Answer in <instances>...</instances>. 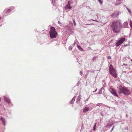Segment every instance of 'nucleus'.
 <instances>
[{
    "label": "nucleus",
    "instance_id": "obj_30",
    "mask_svg": "<svg viewBox=\"0 0 132 132\" xmlns=\"http://www.w3.org/2000/svg\"><path fill=\"white\" fill-rule=\"evenodd\" d=\"M108 59H111V57L110 56H109L108 57Z\"/></svg>",
    "mask_w": 132,
    "mask_h": 132
},
{
    "label": "nucleus",
    "instance_id": "obj_12",
    "mask_svg": "<svg viewBox=\"0 0 132 132\" xmlns=\"http://www.w3.org/2000/svg\"><path fill=\"white\" fill-rule=\"evenodd\" d=\"M0 120H1V121H2L3 125L4 126H5V119L4 118H3V117H1Z\"/></svg>",
    "mask_w": 132,
    "mask_h": 132
},
{
    "label": "nucleus",
    "instance_id": "obj_24",
    "mask_svg": "<svg viewBox=\"0 0 132 132\" xmlns=\"http://www.w3.org/2000/svg\"><path fill=\"white\" fill-rule=\"evenodd\" d=\"M102 105V104L101 103H98L96 104V105L97 106H99L100 105Z\"/></svg>",
    "mask_w": 132,
    "mask_h": 132
},
{
    "label": "nucleus",
    "instance_id": "obj_29",
    "mask_svg": "<svg viewBox=\"0 0 132 132\" xmlns=\"http://www.w3.org/2000/svg\"><path fill=\"white\" fill-rule=\"evenodd\" d=\"M96 57H94L93 58V60H96Z\"/></svg>",
    "mask_w": 132,
    "mask_h": 132
},
{
    "label": "nucleus",
    "instance_id": "obj_36",
    "mask_svg": "<svg viewBox=\"0 0 132 132\" xmlns=\"http://www.w3.org/2000/svg\"><path fill=\"white\" fill-rule=\"evenodd\" d=\"M114 126H113V128H112V129H111V131H112V130H113V129H114Z\"/></svg>",
    "mask_w": 132,
    "mask_h": 132
},
{
    "label": "nucleus",
    "instance_id": "obj_4",
    "mask_svg": "<svg viewBox=\"0 0 132 132\" xmlns=\"http://www.w3.org/2000/svg\"><path fill=\"white\" fill-rule=\"evenodd\" d=\"M109 71L110 74L113 77L116 78H117L116 72L111 64L110 66Z\"/></svg>",
    "mask_w": 132,
    "mask_h": 132
},
{
    "label": "nucleus",
    "instance_id": "obj_31",
    "mask_svg": "<svg viewBox=\"0 0 132 132\" xmlns=\"http://www.w3.org/2000/svg\"><path fill=\"white\" fill-rule=\"evenodd\" d=\"M91 20H93V21H95L97 22H98V21L97 20H94V19H91Z\"/></svg>",
    "mask_w": 132,
    "mask_h": 132
},
{
    "label": "nucleus",
    "instance_id": "obj_13",
    "mask_svg": "<svg viewBox=\"0 0 132 132\" xmlns=\"http://www.w3.org/2000/svg\"><path fill=\"white\" fill-rule=\"evenodd\" d=\"M128 25V23L127 22H125L123 23L122 25V27L123 28H126Z\"/></svg>",
    "mask_w": 132,
    "mask_h": 132
},
{
    "label": "nucleus",
    "instance_id": "obj_25",
    "mask_svg": "<svg viewBox=\"0 0 132 132\" xmlns=\"http://www.w3.org/2000/svg\"><path fill=\"white\" fill-rule=\"evenodd\" d=\"M126 8L127 10L128 11V12H129V13H131V11L127 7H126Z\"/></svg>",
    "mask_w": 132,
    "mask_h": 132
},
{
    "label": "nucleus",
    "instance_id": "obj_23",
    "mask_svg": "<svg viewBox=\"0 0 132 132\" xmlns=\"http://www.w3.org/2000/svg\"><path fill=\"white\" fill-rule=\"evenodd\" d=\"M96 123L94 126V127H93V130L94 131H95V130H96Z\"/></svg>",
    "mask_w": 132,
    "mask_h": 132
},
{
    "label": "nucleus",
    "instance_id": "obj_26",
    "mask_svg": "<svg viewBox=\"0 0 132 132\" xmlns=\"http://www.w3.org/2000/svg\"><path fill=\"white\" fill-rule=\"evenodd\" d=\"M72 47L71 46H70L69 47V50H71L72 49Z\"/></svg>",
    "mask_w": 132,
    "mask_h": 132
},
{
    "label": "nucleus",
    "instance_id": "obj_37",
    "mask_svg": "<svg viewBox=\"0 0 132 132\" xmlns=\"http://www.w3.org/2000/svg\"><path fill=\"white\" fill-rule=\"evenodd\" d=\"M80 73H81V75H82V72L80 71Z\"/></svg>",
    "mask_w": 132,
    "mask_h": 132
},
{
    "label": "nucleus",
    "instance_id": "obj_8",
    "mask_svg": "<svg viewBox=\"0 0 132 132\" xmlns=\"http://www.w3.org/2000/svg\"><path fill=\"white\" fill-rule=\"evenodd\" d=\"M4 99L5 101L7 102L10 105H12L13 104L10 102V100L9 97L6 96H4Z\"/></svg>",
    "mask_w": 132,
    "mask_h": 132
},
{
    "label": "nucleus",
    "instance_id": "obj_3",
    "mask_svg": "<svg viewBox=\"0 0 132 132\" xmlns=\"http://www.w3.org/2000/svg\"><path fill=\"white\" fill-rule=\"evenodd\" d=\"M50 37L51 38H55L57 35V32L55 31V29L53 27H51L49 32Z\"/></svg>",
    "mask_w": 132,
    "mask_h": 132
},
{
    "label": "nucleus",
    "instance_id": "obj_1",
    "mask_svg": "<svg viewBox=\"0 0 132 132\" xmlns=\"http://www.w3.org/2000/svg\"><path fill=\"white\" fill-rule=\"evenodd\" d=\"M121 23L119 20L114 21L112 23L111 28L114 33L120 32L121 30Z\"/></svg>",
    "mask_w": 132,
    "mask_h": 132
},
{
    "label": "nucleus",
    "instance_id": "obj_10",
    "mask_svg": "<svg viewBox=\"0 0 132 132\" xmlns=\"http://www.w3.org/2000/svg\"><path fill=\"white\" fill-rule=\"evenodd\" d=\"M92 109V108H90L88 107H85L83 109V112L85 113L89 110H91Z\"/></svg>",
    "mask_w": 132,
    "mask_h": 132
},
{
    "label": "nucleus",
    "instance_id": "obj_15",
    "mask_svg": "<svg viewBox=\"0 0 132 132\" xmlns=\"http://www.w3.org/2000/svg\"><path fill=\"white\" fill-rule=\"evenodd\" d=\"M77 47L78 49L81 51H84L83 49L80 46L77 45Z\"/></svg>",
    "mask_w": 132,
    "mask_h": 132
},
{
    "label": "nucleus",
    "instance_id": "obj_40",
    "mask_svg": "<svg viewBox=\"0 0 132 132\" xmlns=\"http://www.w3.org/2000/svg\"><path fill=\"white\" fill-rule=\"evenodd\" d=\"M1 97H0V101H1Z\"/></svg>",
    "mask_w": 132,
    "mask_h": 132
},
{
    "label": "nucleus",
    "instance_id": "obj_39",
    "mask_svg": "<svg viewBox=\"0 0 132 132\" xmlns=\"http://www.w3.org/2000/svg\"><path fill=\"white\" fill-rule=\"evenodd\" d=\"M121 1V0H117V2L118 1Z\"/></svg>",
    "mask_w": 132,
    "mask_h": 132
},
{
    "label": "nucleus",
    "instance_id": "obj_34",
    "mask_svg": "<svg viewBox=\"0 0 132 132\" xmlns=\"http://www.w3.org/2000/svg\"><path fill=\"white\" fill-rule=\"evenodd\" d=\"M97 88H96L95 91H93V93H94V92H95L97 90Z\"/></svg>",
    "mask_w": 132,
    "mask_h": 132
},
{
    "label": "nucleus",
    "instance_id": "obj_14",
    "mask_svg": "<svg viewBox=\"0 0 132 132\" xmlns=\"http://www.w3.org/2000/svg\"><path fill=\"white\" fill-rule=\"evenodd\" d=\"M75 97H73L70 102V103L71 104H72L74 103L75 99Z\"/></svg>",
    "mask_w": 132,
    "mask_h": 132
},
{
    "label": "nucleus",
    "instance_id": "obj_7",
    "mask_svg": "<svg viewBox=\"0 0 132 132\" xmlns=\"http://www.w3.org/2000/svg\"><path fill=\"white\" fill-rule=\"evenodd\" d=\"M72 2L71 1H69L68 2V3L67 5L65 6V9L66 10H67L68 9H71L72 8L70 5Z\"/></svg>",
    "mask_w": 132,
    "mask_h": 132
},
{
    "label": "nucleus",
    "instance_id": "obj_6",
    "mask_svg": "<svg viewBox=\"0 0 132 132\" xmlns=\"http://www.w3.org/2000/svg\"><path fill=\"white\" fill-rule=\"evenodd\" d=\"M110 92L114 96H116L117 97L118 96V95L117 94L116 92L115 91L114 89L112 88L111 87L109 89Z\"/></svg>",
    "mask_w": 132,
    "mask_h": 132
},
{
    "label": "nucleus",
    "instance_id": "obj_18",
    "mask_svg": "<svg viewBox=\"0 0 132 132\" xmlns=\"http://www.w3.org/2000/svg\"><path fill=\"white\" fill-rule=\"evenodd\" d=\"M104 89L103 87L102 88L99 90L98 94H101L102 93V90L103 89Z\"/></svg>",
    "mask_w": 132,
    "mask_h": 132
},
{
    "label": "nucleus",
    "instance_id": "obj_22",
    "mask_svg": "<svg viewBox=\"0 0 132 132\" xmlns=\"http://www.w3.org/2000/svg\"><path fill=\"white\" fill-rule=\"evenodd\" d=\"M72 20H73V23H74V26H75L76 25L75 21V20L73 18V19H72Z\"/></svg>",
    "mask_w": 132,
    "mask_h": 132
},
{
    "label": "nucleus",
    "instance_id": "obj_2",
    "mask_svg": "<svg viewBox=\"0 0 132 132\" xmlns=\"http://www.w3.org/2000/svg\"><path fill=\"white\" fill-rule=\"evenodd\" d=\"M118 89L119 94L123 93L125 95H127L129 94L128 90L125 87H123L121 85H120L119 86Z\"/></svg>",
    "mask_w": 132,
    "mask_h": 132
},
{
    "label": "nucleus",
    "instance_id": "obj_35",
    "mask_svg": "<svg viewBox=\"0 0 132 132\" xmlns=\"http://www.w3.org/2000/svg\"><path fill=\"white\" fill-rule=\"evenodd\" d=\"M101 115L102 116H104V114L102 113H101Z\"/></svg>",
    "mask_w": 132,
    "mask_h": 132
},
{
    "label": "nucleus",
    "instance_id": "obj_33",
    "mask_svg": "<svg viewBox=\"0 0 132 132\" xmlns=\"http://www.w3.org/2000/svg\"><path fill=\"white\" fill-rule=\"evenodd\" d=\"M76 44V42L75 41V42H74L73 45L74 46Z\"/></svg>",
    "mask_w": 132,
    "mask_h": 132
},
{
    "label": "nucleus",
    "instance_id": "obj_38",
    "mask_svg": "<svg viewBox=\"0 0 132 132\" xmlns=\"http://www.w3.org/2000/svg\"><path fill=\"white\" fill-rule=\"evenodd\" d=\"M87 24V25H90V24H93V23H90L89 24Z\"/></svg>",
    "mask_w": 132,
    "mask_h": 132
},
{
    "label": "nucleus",
    "instance_id": "obj_20",
    "mask_svg": "<svg viewBox=\"0 0 132 132\" xmlns=\"http://www.w3.org/2000/svg\"><path fill=\"white\" fill-rule=\"evenodd\" d=\"M130 27H131V29H132V21L130 20Z\"/></svg>",
    "mask_w": 132,
    "mask_h": 132
},
{
    "label": "nucleus",
    "instance_id": "obj_11",
    "mask_svg": "<svg viewBox=\"0 0 132 132\" xmlns=\"http://www.w3.org/2000/svg\"><path fill=\"white\" fill-rule=\"evenodd\" d=\"M11 11V9H6L4 10V12L6 14H9L10 13Z\"/></svg>",
    "mask_w": 132,
    "mask_h": 132
},
{
    "label": "nucleus",
    "instance_id": "obj_42",
    "mask_svg": "<svg viewBox=\"0 0 132 132\" xmlns=\"http://www.w3.org/2000/svg\"><path fill=\"white\" fill-rule=\"evenodd\" d=\"M125 46H126V45H125Z\"/></svg>",
    "mask_w": 132,
    "mask_h": 132
},
{
    "label": "nucleus",
    "instance_id": "obj_16",
    "mask_svg": "<svg viewBox=\"0 0 132 132\" xmlns=\"http://www.w3.org/2000/svg\"><path fill=\"white\" fill-rule=\"evenodd\" d=\"M112 125V124H110V123H108L107 124L106 127L107 128H109L111 127Z\"/></svg>",
    "mask_w": 132,
    "mask_h": 132
},
{
    "label": "nucleus",
    "instance_id": "obj_21",
    "mask_svg": "<svg viewBox=\"0 0 132 132\" xmlns=\"http://www.w3.org/2000/svg\"><path fill=\"white\" fill-rule=\"evenodd\" d=\"M121 3H120V2H116L115 4V5L116 6H118Z\"/></svg>",
    "mask_w": 132,
    "mask_h": 132
},
{
    "label": "nucleus",
    "instance_id": "obj_27",
    "mask_svg": "<svg viewBox=\"0 0 132 132\" xmlns=\"http://www.w3.org/2000/svg\"><path fill=\"white\" fill-rule=\"evenodd\" d=\"M68 30H69V31L70 32L71 31V29H68L67 28H66V31H67Z\"/></svg>",
    "mask_w": 132,
    "mask_h": 132
},
{
    "label": "nucleus",
    "instance_id": "obj_19",
    "mask_svg": "<svg viewBox=\"0 0 132 132\" xmlns=\"http://www.w3.org/2000/svg\"><path fill=\"white\" fill-rule=\"evenodd\" d=\"M55 1H54V0H52V2L53 5L54 6H55L56 5V3H55Z\"/></svg>",
    "mask_w": 132,
    "mask_h": 132
},
{
    "label": "nucleus",
    "instance_id": "obj_17",
    "mask_svg": "<svg viewBox=\"0 0 132 132\" xmlns=\"http://www.w3.org/2000/svg\"><path fill=\"white\" fill-rule=\"evenodd\" d=\"M80 99V95L79 94L78 96V97L77 98V101L78 102L79 101Z\"/></svg>",
    "mask_w": 132,
    "mask_h": 132
},
{
    "label": "nucleus",
    "instance_id": "obj_32",
    "mask_svg": "<svg viewBox=\"0 0 132 132\" xmlns=\"http://www.w3.org/2000/svg\"><path fill=\"white\" fill-rule=\"evenodd\" d=\"M123 65L126 66H127V64H123Z\"/></svg>",
    "mask_w": 132,
    "mask_h": 132
},
{
    "label": "nucleus",
    "instance_id": "obj_5",
    "mask_svg": "<svg viewBox=\"0 0 132 132\" xmlns=\"http://www.w3.org/2000/svg\"><path fill=\"white\" fill-rule=\"evenodd\" d=\"M126 40L125 37L121 38L118 40L116 43V47H118L120 44L122 43Z\"/></svg>",
    "mask_w": 132,
    "mask_h": 132
},
{
    "label": "nucleus",
    "instance_id": "obj_9",
    "mask_svg": "<svg viewBox=\"0 0 132 132\" xmlns=\"http://www.w3.org/2000/svg\"><path fill=\"white\" fill-rule=\"evenodd\" d=\"M119 12H118L116 11L111 15V16L112 18H114L117 16L119 15Z\"/></svg>",
    "mask_w": 132,
    "mask_h": 132
},
{
    "label": "nucleus",
    "instance_id": "obj_28",
    "mask_svg": "<svg viewBox=\"0 0 132 132\" xmlns=\"http://www.w3.org/2000/svg\"><path fill=\"white\" fill-rule=\"evenodd\" d=\"M101 4L102 3V1L101 0H98Z\"/></svg>",
    "mask_w": 132,
    "mask_h": 132
},
{
    "label": "nucleus",
    "instance_id": "obj_41",
    "mask_svg": "<svg viewBox=\"0 0 132 132\" xmlns=\"http://www.w3.org/2000/svg\"><path fill=\"white\" fill-rule=\"evenodd\" d=\"M131 62H132V59L131 60Z\"/></svg>",
    "mask_w": 132,
    "mask_h": 132
}]
</instances>
